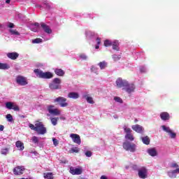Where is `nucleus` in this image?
I'll list each match as a JSON object with an SVG mask.
<instances>
[{"mask_svg":"<svg viewBox=\"0 0 179 179\" xmlns=\"http://www.w3.org/2000/svg\"><path fill=\"white\" fill-rule=\"evenodd\" d=\"M34 72L37 76V78H39L41 79H51L54 77V75L51 72H43V71L38 69H35Z\"/></svg>","mask_w":179,"mask_h":179,"instance_id":"nucleus-1","label":"nucleus"},{"mask_svg":"<svg viewBox=\"0 0 179 179\" xmlns=\"http://www.w3.org/2000/svg\"><path fill=\"white\" fill-rule=\"evenodd\" d=\"M35 127H36L35 131L37 132L38 135H45V134H47V128L44 127L43 122L36 121L35 123Z\"/></svg>","mask_w":179,"mask_h":179,"instance_id":"nucleus-2","label":"nucleus"},{"mask_svg":"<svg viewBox=\"0 0 179 179\" xmlns=\"http://www.w3.org/2000/svg\"><path fill=\"white\" fill-rule=\"evenodd\" d=\"M122 146L124 150H127L128 152H131V153H134L136 151V145L134 143H131L129 141H125L123 143Z\"/></svg>","mask_w":179,"mask_h":179,"instance_id":"nucleus-3","label":"nucleus"},{"mask_svg":"<svg viewBox=\"0 0 179 179\" xmlns=\"http://www.w3.org/2000/svg\"><path fill=\"white\" fill-rule=\"evenodd\" d=\"M68 99L66 98L63 96H58L56 99H54L53 102L55 104L60 106V107H68L69 106V103H68L67 101Z\"/></svg>","mask_w":179,"mask_h":179,"instance_id":"nucleus-4","label":"nucleus"},{"mask_svg":"<svg viewBox=\"0 0 179 179\" xmlns=\"http://www.w3.org/2000/svg\"><path fill=\"white\" fill-rule=\"evenodd\" d=\"M16 83L20 85V86H26L29 83L27 82V78L22 76H17L16 77Z\"/></svg>","mask_w":179,"mask_h":179,"instance_id":"nucleus-5","label":"nucleus"},{"mask_svg":"<svg viewBox=\"0 0 179 179\" xmlns=\"http://www.w3.org/2000/svg\"><path fill=\"white\" fill-rule=\"evenodd\" d=\"M6 108H7L8 110H13L14 111H20V108H19V106L10 101L6 103Z\"/></svg>","mask_w":179,"mask_h":179,"instance_id":"nucleus-6","label":"nucleus"},{"mask_svg":"<svg viewBox=\"0 0 179 179\" xmlns=\"http://www.w3.org/2000/svg\"><path fill=\"white\" fill-rule=\"evenodd\" d=\"M24 170L26 168L24 166H17L13 169V171L15 176H22L24 173Z\"/></svg>","mask_w":179,"mask_h":179,"instance_id":"nucleus-7","label":"nucleus"},{"mask_svg":"<svg viewBox=\"0 0 179 179\" xmlns=\"http://www.w3.org/2000/svg\"><path fill=\"white\" fill-rule=\"evenodd\" d=\"M115 84L118 89H121V87H123V89H124L125 86H127V81L125 80H122V78H119L116 80Z\"/></svg>","mask_w":179,"mask_h":179,"instance_id":"nucleus-8","label":"nucleus"},{"mask_svg":"<svg viewBox=\"0 0 179 179\" xmlns=\"http://www.w3.org/2000/svg\"><path fill=\"white\" fill-rule=\"evenodd\" d=\"M138 177L140 178H148V169L145 167L143 166L138 169Z\"/></svg>","mask_w":179,"mask_h":179,"instance_id":"nucleus-9","label":"nucleus"},{"mask_svg":"<svg viewBox=\"0 0 179 179\" xmlns=\"http://www.w3.org/2000/svg\"><path fill=\"white\" fill-rule=\"evenodd\" d=\"M70 138H71L73 142H74V143H77V145H80V143H82L80 136L77 134H71L70 135Z\"/></svg>","mask_w":179,"mask_h":179,"instance_id":"nucleus-10","label":"nucleus"},{"mask_svg":"<svg viewBox=\"0 0 179 179\" xmlns=\"http://www.w3.org/2000/svg\"><path fill=\"white\" fill-rule=\"evenodd\" d=\"M131 129H133V131H135V132H137V134H143L145 131L143 127L139 124L132 125Z\"/></svg>","mask_w":179,"mask_h":179,"instance_id":"nucleus-11","label":"nucleus"},{"mask_svg":"<svg viewBox=\"0 0 179 179\" xmlns=\"http://www.w3.org/2000/svg\"><path fill=\"white\" fill-rule=\"evenodd\" d=\"M70 173L73 176H80V174H82V169L71 166L70 167Z\"/></svg>","mask_w":179,"mask_h":179,"instance_id":"nucleus-12","label":"nucleus"},{"mask_svg":"<svg viewBox=\"0 0 179 179\" xmlns=\"http://www.w3.org/2000/svg\"><path fill=\"white\" fill-rule=\"evenodd\" d=\"M40 24L41 27L43 29L45 33H47L48 34H51V33H52V30L51 29V28H50V26L47 25L44 22H41Z\"/></svg>","mask_w":179,"mask_h":179,"instance_id":"nucleus-13","label":"nucleus"},{"mask_svg":"<svg viewBox=\"0 0 179 179\" xmlns=\"http://www.w3.org/2000/svg\"><path fill=\"white\" fill-rule=\"evenodd\" d=\"M124 90H126L127 93H132V92L135 91V85L134 84H129L127 83V86H124V88H123Z\"/></svg>","mask_w":179,"mask_h":179,"instance_id":"nucleus-14","label":"nucleus"},{"mask_svg":"<svg viewBox=\"0 0 179 179\" xmlns=\"http://www.w3.org/2000/svg\"><path fill=\"white\" fill-rule=\"evenodd\" d=\"M147 153L152 157H155V156H157V150L155 148H150L147 150Z\"/></svg>","mask_w":179,"mask_h":179,"instance_id":"nucleus-15","label":"nucleus"},{"mask_svg":"<svg viewBox=\"0 0 179 179\" xmlns=\"http://www.w3.org/2000/svg\"><path fill=\"white\" fill-rule=\"evenodd\" d=\"M160 118L162 121H169L170 120V114L167 112H162L160 113Z\"/></svg>","mask_w":179,"mask_h":179,"instance_id":"nucleus-16","label":"nucleus"},{"mask_svg":"<svg viewBox=\"0 0 179 179\" xmlns=\"http://www.w3.org/2000/svg\"><path fill=\"white\" fill-rule=\"evenodd\" d=\"M7 57L8 58H10V59H13V60H15V59H17V58H19V53L17 52H8L7 54Z\"/></svg>","mask_w":179,"mask_h":179,"instance_id":"nucleus-17","label":"nucleus"},{"mask_svg":"<svg viewBox=\"0 0 179 179\" xmlns=\"http://www.w3.org/2000/svg\"><path fill=\"white\" fill-rule=\"evenodd\" d=\"M67 96L69 99H79V94L78 92H70L68 94Z\"/></svg>","mask_w":179,"mask_h":179,"instance_id":"nucleus-18","label":"nucleus"},{"mask_svg":"<svg viewBox=\"0 0 179 179\" xmlns=\"http://www.w3.org/2000/svg\"><path fill=\"white\" fill-rule=\"evenodd\" d=\"M15 146L19 150H23L24 149V144L20 141H17L15 143Z\"/></svg>","mask_w":179,"mask_h":179,"instance_id":"nucleus-19","label":"nucleus"},{"mask_svg":"<svg viewBox=\"0 0 179 179\" xmlns=\"http://www.w3.org/2000/svg\"><path fill=\"white\" fill-rule=\"evenodd\" d=\"M141 139L143 143H144V145H150V138H149V136H145L144 137H141Z\"/></svg>","mask_w":179,"mask_h":179,"instance_id":"nucleus-20","label":"nucleus"},{"mask_svg":"<svg viewBox=\"0 0 179 179\" xmlns=\"http://www.w3.org/2000/svg\"><path fill=\"white\" fill-rule=\"evenodd\" d=\"M40 29V24L38 22H35L34 24H31V30L32 31H37Z\"/></svg>","mask_w":179,"mask_h":179,"instance_id":"nucleus-21","label":"nucleus"},{"mask_svg":"<svg viewBox=\"0 0 179 179\" xmlns=\"http://www.w3.org/2000/svg\"><path fill=\"white\" fill-rule=\"evenodd\" d=\"M50 89L52 90H57L59 89V85L56 84L55 83H53V81L49 85Z\"/></svg>","mask_w":179,"mask_h":179,"instance_id":"nucleus-22","label":"nucleus"},{"mask_svg":"<svg viewBox=\"0 0 179 179\" xmlns=\"http://www.w3.org/2000/svg\"><path fill=\"white\" fill-rule=\"evenodd\" d=\"M83 99H85L87 103L90 104H94V101H93V98L92 96H88V95H83Z\"/></svg>","mask_w":179,"mask_h":179,"instance_id":"nucleus-23","label":"nucleus"},{"mask_svg":"<svg viewBox=\"0 0 179 179\" xmlns=\"http://www.w3.org/2000/svg\"><path fill=\"white\" fill-rule=\"evenodd\" d=\"M55 73H56V75H57L58 76H64V75H65V71H64V70L61 69H56L55 70Z\"/></svg>","mask_w":179,"mask_h":179,"instance_id":"nucleus-24","label":"nucleus"},{"mask_svg":"<svg viewBox=\"0 0 179 179\" xmlns=\"http://www.w3.org/2000/svg\"><path fill=\"white\" fill-rule=\"evenodd\" d=\"M43 177L45 179H54L52 173L50 172L43 173Z\"/></svg>","mask_w":179,"mask_h":179,"instance_id":"nucleus-25","label":"nucleus"},{"mask_svg":"<svg viewBox=\"0 0 179 179\" xmlns=\"http://www.w3.org/2000/svg\"><path fill=\"white\" fill-rule=\"evenodd\" d=\"M100 69H106V68H107V62H106L105 61L103 62H100L98 64Z\"/></svg>","mask_w":179,"mask_h":179,"instance_id":"nucleus-26","label":"nucleus"},{"mask_svg":"<svg viewBox=\"0 0 179 179\" xmlns=\"http://www.w3.org/2000/svg\"><path fill=\"white\" fill-rule=\"evenodd\" d=\"M125 138L128 139L131 142H132L134 140V135L132 134V133L126 134Z\"/></svg>","mask_w":179,"mask_h":179,"instance_id":"nucleus-27","label":"nucleus"},{"mask_svg":"<svg viewBox=\"0 0 179 179\" xmlns=\"http://www.w3.org/2000/svg\"><path fill=\"white\" fill-rule=\"evenodd\" d=\"M119 44L117 42H113L112 43V47H113V50H115V51H119L120 50V47H119Z\"/></svg>","mask_w":179,"mask_h":179,"instance_id":"nucleus-28","label":"nucleus"},{"mask_svg":"<svg viewBox=\"0 0 179 179\" xmlns=\"http://www.w3.org/2000/svg\"><path fill=\"white\" fill-rule=\"evenodd\" d=\"M53 115H61V110H59L58 108H55L53 110L51 111Z\"/></svg>","mask_w":179,"mask_h":179,"instance_id":"nucleus-29","label":"nucleus"},{"mask_svg":"<svg viewBox=\"0 0 179 179\" xmlns=\"http://www.w3.org/2000/svg\"><path fill=\"white\" fill-rule=\"evenodd\" d=\"M10 68L8 64L0 63V69H9Z\"/></svg>","mask_w":179,"mask_h":179,"instance_id":"nucleus-30","label":"nucleus"},{"mask_svg":"<svg viewBox=\"0 0 179 179\" xmlns=\"http://www.w3.org/2000/svg\"><path fill=\"white\" fill-rule=\"evenodd\" d=\"M9 153V148H6L1 150V154L6 156Z\"/></svg>","mask_w":179,"mask_h":179,"instance_id":"nucleus-31","label":"nucleus"},{"mask_svg":"<svg viewBox=\"0 0 179 179\" xmlns=\"http://www.w3.org/2000/svg\"><path fill=\"white\" fill-rule=\"evenodd\" d=\"M79 150H80L79 148L75 147L69 150V153H79Z\"/></svg>","mask_w":179,"mask_h":179,"instance_id":"nucleus-32","label":"nucleus"},{"mask_svg":"<svg viewBox=\"0 0 179 179\" xmlns=\"http://www.w3.org/2000/svg\"><path fill=\"white\" fill-rule=\"evenodd\" d=\"M50 121L52 124V125L55 126L57 124H58V117H52L50 119Z\"/></svg>","mask_w":179,"mask_h":179,"instance_id":"nucleus-33","label":"nucleus"},{"mask_svg":"<svg viewBox=\"0 0 179 179\" xmlns=\"http://www.w3.org/2000/svg\"><path fill=\"white\" fill-rule=\"evenodd\" d=\"M103 44L105 47H111L113 45V43L110 40H106Z\"/></svg>","mask_w":179,"mask_h":179,"instance_id":"nucleus-34","label":"nucleus"},{"mask_svg":"<svg viewBox=\"0 0 179 179\" xmlns=\"http://www.w3.org/2000/svg\"><path fill=\"white\" fill-rule=\"evenodd\" d=\"M113 59L115 62H117V61H120L121 59V55H113Z\"/></svg>","mask_w":179,"mask_h":179,"instance_id":"nucleus-35","label":"nucleus"},{"mask_svg":"<svg viewBox=\"0 0 179 179\" xmlns=\"http://www.w3.org/2000/svg\"><path fill=\"white\" fill-rule=\"evenodd\" d=\"M162 129L165 131L169 134V132H171V129H170V127H167L165 125L162 126Z\"/></svg>","mask_w":179,"mask_h":179,"instance_id":"nucleus-36","label":"nucleus"},{"mask_svg":"<svg viewBox=\"0 0 179 179\" xmlns=\"http://www.w3.org/2000/svg\"><path fill=\"white\" fill-rule=\"evenodd\" d=\"M6 117L9 122H12L13 121V116L10 114H7Z\"/></svg>","mask_w":179,"mask_h":179,"instance_id":"nucleus-37","label":"nucleus"},{"mask_svg":"<svg viewBox=\"0 0 179 179\" xmlns=\"http://www.w3.org/2000/svg\"><path fill=\"white\" fill-rule=\"evenodd\" d=\"M42 41H43V39H41V38H36L32 41V43L34 44H38V43H41Z\"/></svg>","mask_w":179,"mask_h":179,"instance_id":"nucleus-38","label":"nucleus"},{"mask_svg":"<svg viewBox=\"0 0 179 179\" xmlns=\"http://www.w3.org/2000/svg\"><path fill=\"white\" fill-rule=\"evenodd\" d=\"M54 107H55V106H52V105L48 106L47 107L48 113H50V114H52V111H54Z\"/></svg>","mask_w":179,"mask_h":179,"instance_id":"nucleus-39","label":"nucleus"},{"mask_svg":"<svg viewBox=\"0 0 179 179\" xmlns=\"http://www.w3.org/2000/svg\"><path fill=\"white\" fill-rule=\"evenodd\" d=\"M54 83H56V85H58L59 86V85H61V79L56 78L53 80L52 81Z\"/></svg>","mask_w":179,"mask_h":179,"instance_id":"nucleus-40","label":"nucleus"},{"mask_svg":"<svg viewBox=\"0 0 179 179\" xmlns=\"http://www.w3.org/2000/svg\"><path fill=\"white\" fill-rule=\"evenodd\" d=\"M124 131L126 134H132V130L131 129V128H127V127H124Z\"/></svg>","mask_w":179,"mask_h":179,"instance_id":"nucleus-41","label":"nucleus"},{"mask_svg":"<svg viewBox=\"0 0 179 179\" xmlns=\"http://www.w3.org/2000/svg\"><path fill=\"white\" fill-rule=\"evenodd\" d=\"M33 143H38V137L34 136L31 138Z\"/></svg>","mask_w":179,"mask_h":179,"instance_id":"nucleus-42","label":"nucleus"},{"mask_svg":"<svg viewBox=\"0 0 179 179\" xmlns=\"http://www.w3.org/2000/svg\"><path fill=\"white\" fill-rule=\"evenodd\" d=\"M171 139L176 138V136H177V134L173 132V131H171V132L169 133Z\"/></svg>","mask_w":179,"mask_h":179,"instance_id":"nucleus-43","label":"nucleus"},{"mask_svg":"<svg viewBox=\"0 0 179 179\" xmlns=\"http://www.w3.org/2000/svg\"><path fill=\"white\" fill-rule=\"evenodd\" d=\"M114 100L115 101H117V103H122V100L119 96H115Z\"/></svg>","mask_w":179,"mask_h":179,"instance_id":"nucleus-44","label":"nucleus"},{"mask_svg":"<svg viewBox=\"0 0 179 179\" xmlns=\"http://www.w3.org/2000/svg\"><path fill=\"white\" fill-rule=\"evenodd\" d=\"M29 127L31 129H32V131H36V129H37L36 126H34V124H29Z\"/></svg>","mask_w":179,"mask_h":179,"instance_id":"nucleus-45","label":"nucleus"},{"mask_svg":"<svg viewBox=\"0 0 179 179\" xmlns=\"http://www.w3.org/2000/svg\"><path fill=\"white\" fill-rule=\"evenodd\" d=\"M10 31L11 34H15V36H19V32L16 30L10 29Z\"/></svg>","mask_w":179,"mask_h":179,"instance_id":"nucleus-46","label":"nucleus"},{"mask_svg":"<svg viewBox=\"0 0 179 179\" xmlns=\"http://www.w3.org/2000/svg\"><path fill=\"white\" fill-rule=\"evenodd\" d=\"M91 71L94 72V73H97V68L94 67V66H92Z\"/></svg>","mask_w":179,"mask_h":179,"instance_id":"nucleus-47","label":"nucleus"},{"mask_svg":"<svg viewBox=\"0 0 179 179\" xmlns=\"http://www.w3.org/2000/svg\"><path fill=\"white\" fill-rule=\"evenodd\" d=\"M92 153L91 152V151H87L85 152V156H87V157H92Z\"/></svg>","mask_w":179,"mask_h":179,"instance_id":"nucleus-48","label":"nucleus"},{"mask_svg":"<svg viewBox=\"0 0 179 179\" xmlns=\"http://www.w3.org/2000/svg\"><path fill=\"white\" fill-rule=\"evenodd\" d=\"M52 141H53V144L55 145V146H57L59 142L58 140H57V138H52Z\"/></svg>","mask_w":179,"mask_h":179,"instance_id":"nucleus-49","label":"nucleus"},{"mask_svg":"<svg viewBox=\"0 0 179 179\" xmlns=\"http://www.w3.org/2000/svg\"><path fill=\"white\" fill-rule=\"evenodd\" d=\"M80 58H81L82 59H87V57L85 55H80Z\"/></svg>","mask_w":179,"mask_h":179,"instance_id":"nucleus-50","label":"nucleus"},{"mask_svg":"<svg viewBox=\"0 0 179 179\" xmlns=\"http://www.w3.org/2000/svg\"><path fill=\"white\" fill-rule=\"evenodd\" d=\"M171 173H172L173 174H176V173H179V168H178V169H176L172 171Z\"/></svg>","mask_w":179,"mask_h":179,"instance_id":"nucleus-51","label":"nucleus"},{"mask_svg":"<svg viewBox=\"0 0 179 179\" xmlns=\"http://www.w3.org/2000/svg\"><path fill=\"white\" fill-rule=\"evenodd\" d=\"M8 27H9L10 29H13V27H15V24H13V23H12V22H10V23L8 24Z\"/></svg>","mask_w":179,"mask_h":179,"instance_id":"nucleus-52","label":"nucleus"},{"mask_svg":"<svg viewBox=\"0 0 179 179\" xmlns=\"http://www.w3.org/2000/svg\"><path fill=\"white\" fill-rule=\"evenodd\" d=\"M96 43L98 45H100V44L101 43V39L100 38H96Z\"/></svg>","mask_w":179,"mask_h":179,"instance_id":"nucleus-53","label":"nucleus"},{"mask_svg":"<svg viewBox=\"0 0 179 179\" xmlns=\"http://www.w3.org/2000/svg\"><path fill=\"white\" fill-rule=\"evenodd\" d=\"M44 5H45V8H47V9H50V6L48 3H45Z\"/></svg>","mask_w":179,"mask_h":179,"instance_id":"nucleus-54","label":"nucleus"},{"mask_svg":"<svg viewBox=\"0 0 179 179\" xmlns=\"http://www.w3.org/2000/svg\"><path fill=\"white\" fill-rule=\"evenodd\" d=\"M5 129V127L2 124H0V131H3Z\"/></svg>","mask_w":179,"mask_h":179,"instance_id":"nucleus-55","label":"nucleus"},{"mask_svg":"<svg viewBox=\"0 0 179 179\" xmlns=\"http://www.w3.org/2000/svg\"><path fill=\"white\" fill-rule=\"evenodd\" d=\"M171 167H173V168H174V167H177V168H178V164H176V163L172 164H171Z\"/></svg>","mask_w":179,"mask_h":179,"instance_id":"nucleus-56","label":"nucleus"},{"mask_svg":"<svg viewBox=\"0 0 179 179\" xmlns=\"http://www.w3.org/2000/svg\"><path fill=\"white\" fill-rule=\"evenodd\" d=\"M100 179H108L107 178V176H101V178Z\"/></svg>","mask_w":179,"mask_h":179,"instance_id":"nucleus-57","label":"nucleus"},{"mask_svg":"<svg viewBox=\"0 0 179 179\" xmlns=\"http://www.w3.org/2000/svg\"><path fill=\"white\" fill-rule=\"evenodd\" d=\"M95 48H96V50H99V48H100V45H96Z\"/></svg>","mask_w":179,"mask_h":179,"instance_id":"nucleus-58","label":"nucleus"},{"mask_svg":"<svg viewBox=\"0 0 179 179\" xmlns=\"http://www.w3.org/2000/svg\"><path fill=\"white\" fill-rule=\"evenodd\" d=\"M6 3H10V0H6Z\"/></svg>","mask_w":179,"mask_h":179,"instance_id":"nucleus-59","label":"nucleus"},{"mask_svg":"<svg viewBox=\"0 0 179 179\" xmlns=\"http://www.w3.org/2000/svg\"><path fill=\"white\" fill-rule=\"evenodd\" d=\"M136 167H138L136 165H134V166H133V169H136Z\"/></svg>","mask_w":179,"mask_h":179,"instance_id":"nucleus-60","label":"nucleus"},{"mask_svg":"<svg viewBox=\"0 0 179 179\" xmlns=\"http://www.w3.org/2000/svg\"><path fill=\"white\" fill-rule=\"evenodd\" d=\"M141 72H145V70H143L142 69H141Z\"/></svg>","mask_w":179,"mask_h":179,"instance_id":"nucleus-61","label":"nucleus"},{"mask_svg":"<svg viewBox=\"0 0 179 179\" xmlns=\"http://www.w3.org/2000/svg\"><path fill=\"white\" fill-rule=\"evenodd\" d=\"M134 122H138V119H136V120H134Z\"/></svg>","mask_w":179,"mask_h":179,"instance_id":"nucleus-62","label":"nucleus"},{"mask_svg":"<svg viewBox=\"0 0 179 179\" xmlns=\"http://www.w3.org/2000/svg\"><path fill=\"white\" fill-rule=\"evenodd\" d=\"M0 27H1V25H0Z\"/></svg>","mask_w":179,"mask_h":179,"instance_id":"nucleus-63","label":"nucleus"}]
</instances>
